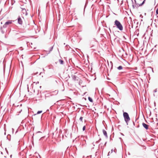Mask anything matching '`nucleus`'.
<instances>
[{
	"label": "nucleus",
	"instance_id": "nucleus-1",
	"mask_svg": "<svg viewBox=\"0 0 158 158\" xmlns=\"http://www.w3.org/2000/svg\"><path fill=\"white\" fill-rule=\"evenodd\" d=\"M114 24L119 30L122 31L123 30V27L120 23L118 20H116L114 22Z\"/></svg>",
	"mask_w": 158,
	"mask_h": 158
},
{
	"label": "nucleus",
	"instance_id": "nucleus-2",
	"mask_svg": "<svg viewBox=\"0 0 158 158\" xmlns=\"http://www.w3.org/2000/svg\"><path fill=\"white\" fill-rule=\"evenodd\" d=\"M123 115L125 121L127 122L130 120V118L127 113L126 112H124Z\"/></svg>",
	"mask_w": 158,
	"mask_h": 158
},
{
	"label": "nucleus",
	"instance_id": "nucleus-3",
	"mask_svg": "<svg viewBox=\"0 0 158 158\" xmlns=\"http://www.w3.org/2000/svg\"><path fill=\"white\" fill-rule=\"evenodd\" d=\"M12 21L11 20H9L5 23V24L3 26L4 27H6L7 25L10 24L12 23Z\"/></svg>",
	"mask_w": 158,
	"mask_h": 158
},
{
	"label": "nucleus",
	"instance_id": "nucleus-4",
	"mask_svg": "<svg viewBox=\"0 0 158 158\" xmlns=\"http://www.w3.org/2000/svg\"><path fill=\"white\" fill-rule=\"evenodd\" d=\"M142 125L143 127L144 128H145L146 129H148V128L149 125L143 123H142Z\"/></svg>",
	"mask_w": 158,
	"mask_h": 158
},
{
	"label": "nucleus",
	"instance_id": "nucleus-5",
	"mask_svg": "<svg viewBox=\"0 0 158 158\" xmlns=\"http://www.w3.org/2000/svg\"><path fill=\"white\" fill-rule=\"evenodd\" d=\"M18 20V23L19 24H22L23 23V21L21 18L20 17H19Z\"/></svg>",
	"mask_w": 158,
	"mask_h": 158
},
{
	"label": "nucleus",
	"instance_id": "nucleus-6",
	"mask_svg": "<svg viewBox=\"0 0 158 158\" xmlns=\"http://www.w3.org/2000/svg\"><path fill=\"white\" fill-rule=\"evenodd\" d=\"M22 11L23 14L26 15H27V12L26 9L24 8H22Z\"/></svg>",
	"mask_w": 158,
	"mask_h": 158
},
{
	"label": "nucleus",
	"instance_id": "nucleus-7",
	"mask_svg": "<svg viewBox=\"0 0 158 158\" xmlns=\"http://www.w3.org/2000/svg\"><path fill=\"white\" fill-rule=\"evenodd\" d=\"M17 110L18 113H20L21 111H22V105H21L19 107H18Z\"/></svg>",
	"mask_w": 158,
	"mask_h": 158
},
{
	"label": "nucleus",
	"instance_id": "nucleus-8",
	"mask_svg": "<svg viewBox=\"0 0 158 158\" xmlns=\"http://www.w3.org/2000/svg\"><path fill=\"white\" fill-rule=\"evenodd\" d=\"M103 132L104 135H105V136L106 137H107V135L106 132L105 130H103Z\"/></svg>",
	"mask_w": 158,
	"mask_h": 158
},
{
	"label": "nucleus",
	"instance_id": "nucleus-9",
	"mask_svg": "<svg viewBox=\"0 0 158 158\" xmlns=\"http://www.w3.org/2000/svg\"><path fill=\"white\" fill-rule=\"evenodd\" d=\"M88 99L90 102H93V100L90 97H89Z\"/></svg>",
	"mask_w": 158,
	"mask_h": 158
},
{
	"label": "nucleus",
	"instance_id": "nucleus-10",
	"mask_svg": "<svg viewBox=\"0 0 158 158\" xmlns=\"http://www.w3.org/2000/svg\"><path fill=\"white\" fill-rule=\"evenodd\" d=\"M59 62L61 64H63V61L61 60H59Z\"/></svg>",
	"mask_w": 158,
	"mask_h": 158
},
{
	"label": "nucleus",
	"instance_id": "nucleus-11",
	"mask_svg": "<svg viewBox=\"0 0 158 158\" xmlns=\"http://www.w3.org/2000/svg\"><path fill=\"white\" fill-rule=\"evenodd\" d=\"M117 68L119 70H121L123 69V67L121 66H120Z\"/></svg>",
	"mask_w": 158,
	"mask_h": 158
},
{
	"label": "nucleus",
	"instance_id": "nucleus-12",
	"mask_svg": "<svg viewBox=\"0 0 158 158\" xmlns=\"http://www.w3.org/2000/svg\"><path fill=\"white\" fill-rule=\"evenodd\" d=\"M42 111H39L37 112V114H39L42 113Z\"/></svg>",
	"mask_w": 158,
	"mask_h": 158
},
{
	"label": "nucleus",
	"instance_id": "nucleus-13",
	"mask_svg": "<svg viewBox=\"0 0 158 158\" xmlns=\"http://www.w3.org/2000/svg\"><path fill=\"white\" fill-rule=\"evenodd\" d=\"M156 14H158V8L157 9L156 11Z\"/></svg>",
	"mask_w": 158,
	"mask_h": 158
},
{
	"label": "nucleus",
	"instance_id": "nucleus-14",
	"mask_svg": "<svg viewBox=\"0 0 158 158\" xmlns=\"http://www.w3.org/2000/svg\"><path fill=\"white\" fill-rule=\"evenodd\" d=\"M85 126H84L83 128V131H84L85 130Z\"/></svg>",
	"mask_w": 158,
	"mask_h": 158
},
{
	"label": "nucleus",
	"instance_id": "nucleus-15",
	"mask_svg": "<svg viewBox=\"0 0 158 158\" xmlns=\"http://www.w3.org/2000/svg\"><path fill=\"white\" fill-rule=\"evenodd\" d=\"M82 119H83V118L82 117H81L80 118V119L81 120V121H82Z\"/></svg>",
	"mask_w": 158,
	"mask_h": 158
},
{
	"label": "nucleus",
	"instance_id": "nucleus-16",
	"mask_svg": "<svg viewBox=\"0 0 158 158\" xmlns=\"http://www.w3.org/2000/svg\"><path fill=\"white\" fill-rule=\"evenodd\" d=\"M144 2V1H143V3L141 4V5L143 4V3Z\"/></svg>",
	"mask_w": 158,
	"mask_h": 158
}]
</instances>
